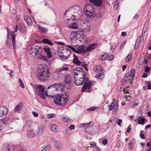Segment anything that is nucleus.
I'll return each instance as SVG.
<instances>
[{"label": "nucleus", "mask_w": 151, "mask_h": 151, "mask_svg": "<svg viewBox=\"0 0 151 151\" xmlns=\"http://www.w3.org/2000/svg\"><path fill=\"white\" fill-rule=\"evenodd\" d=\"M75 84L77 85H81L85 83L82 88V91H84L86 89L89 90L92 85L91 81H88V78H86V73L83 68H77L74 70Z\"/></svg>", "instance_id": "f257e3e1"}, {"label": "nucleus", "mask_w": 151, "mask_h": 151, "mask_svg": "<svg viewBox=\"0 0 151 151\" xmlns=\"http://www.w3.org/2000/svg\"><path fill=\"white\" fill-rule=\"evenodd\" d=\"M82 13V9L81 7L78 5H74L70 8L65 13L64 19L68 21L70 20H75L77 17L81 14Z\"/></svg>", "instance_id": "f03ea898"}, {"label": "nucleus", "mask_w": 151, "mask_h": 151, "mask_svg": "<svg viewBox=\"0 0 151 151\" xmlns=\"http://www.w3.org/2000/svg\"><path fill=\"white\" fill-rule=\"evenodd\" d=\"M50 68L45 64L38 65L36 71L38 79L41 81L47 80L50 76Z\"/></svg>", "instance_id": "7ed1b4c3"}, {"label": "nucleus", "mask_w": 151, "mask_h": 151, "mask_svg": "<svg viewBox=\"0 0 151 151\" xmlns=\"http://www.w3.org/2000/svg\"><path fill=\"white\" fill-rule=\"evenodd\" d=\"M42 49L40 46L37 45L33 46L29 51L30 55L34 54L35 55L37 56L38 58L43 60L47 61L48 60L47 57L42 54Z\"/></svg>", "instance_id": "20e7f679"}, {"label": "nucleus", "mask_w": 151, "mask_h": 151, "mask_svg": "<svg viewBox=\"0 0 151 151\" xmlns=\"http://www.w3.org/2000/svg\"><path fill=\"white\" fill-rule=\"evenodd\" d=\"M68 93L65 92L62 95H58L54 99V102L60 106H64L68 102L69 97Z\"/></svg>", "instance_id": "39448f33"}, {"label": "nucleus", "mask_w": 151, "mask_h": 151, "mask_svg": "<svg viewBox=\"0 0 151 151\" xmlns=\"http://www.w3.org/2000/svg\"><path fill=\"white\" fill-rule=\"evenodd\" d=\"M45 86L42 85H39L35 89V93L41 98L45 99V96L48 97V94L47 93V90L45 91L44 89Z\"/></svg>", "instance_id": "423d86ee"}, {"label": "nucleus", "mask_w": 151, "mask_h": 151, "mask_svg": "<svg viewBox=\"0 0 151 151\" xmlns=\"http://www.w3.org/2000/svg\"><path fill=\"white\" fill-rule=\"evenodd\" d=\"M84 12L85 14L89 17H95V10L91 5L88 4L86 5L84 8Z\"/></svg>", "instance_id": "0eeeda50"}, {"label": "nucleus", "mask_w": 151, "mask_h": 151, "mask_svg": "<svg viewBox=\"0 0 151 151\" xmlns=\"http://www.w3.org/2000/svg\"><path fill=\"white\" fill-rule=\"evenodd\" d=\"M72 78L69 75H67L64 77V83L67 89H70L72 87Z\"/></svg>", "instance_id": "6e6552de"}, {"label": "nucleus", "mask_w": 151, "mask_h": 151, "mask_svg": "<svg viewBox=\"0 0 151 151\" xmlns=\"http://www.w3.org/2000/svg\"><path fill=\"white\" fill-rule=\"evenodd\" d=\"M118 101L114 100L113 102L109 105V110H113L114 112H116L118 109Z\"/></svg>", "instance_id": "1a4fd4ad"}, {"label": "nucleus", "mask_w": 151, "mask_h": 151, "mask_svg": "<svg viewBox=\"0 0 151 151\" xmlns=\"http://www.w3.org/2000/svg\"><path fill=\"white\" fill-rule=\"evenodd\" d=\"M87 50L86 47L84 45H81L77 48L76 53L79 54H85L86 53Z\"/></svg>", "instance_id": "9d476101"}, {"label": "nucleus", "mask_w": 151, "mask_h": 151, "mask_svg": "<svg viewBox=\"0 0 151 151\" xmlns=\"http://www.w3.org/2000/svg\"><path fill=\"white\" fill-rule=\"evenodd\" d=\"M45 128V126L44 125H42L39 126L37 131V135L38 137L41 136L42 135Z\"/></svg>", "instance_id": "9b49d317"}, {"label": "nucleus", "mask_w": 151, "mask_h": 151, "mask_svg": "<svg viewBox=\"0 0 151 151\" xmlns=\"http://www.w3.org/2000/svg\"><path fill=\"white\" fill-rule=\"evenodd\" d=\"M50 128L53 132L57 133L59 132V129L58 126L55 124L51 123L50 124Z\"/></svg>", "instance_id": "f8f14e48"}, {"label": "nucleus", "mask_w": 151, "mask_h": 151, "mask_svg": "<svg viewBox=\"0 0 151 151\" xmlns=\"http://www.w3.org/2000/svg\"><path fill=\"white\" fill-rule=\"evenodd\" d=\"M90 2L93 3V4L96 6H101L103 3L102 0H88Z\"/></svg>", "instance_id": "ddd939ff"}, {"label": "nucleus", "mask_w": 151, "mask_h": 151, "mask_svg": "<svg viewBox=\"0 0 151 151\" xmlns=\"http://www.w3.org/2000/svg\"><path fill=\"white\" fill-rule=\"evenodd\" d=\"M44 50L47 54V58H51L52 56L50 52V48L48 47L47 46H45L44 47Z\"/></svg>", "instance_id": "4468645a"}, {"label": "nucleus", "mask_w": 151, "mask_h": 151, "mask_svg": "<svg viewBox=\"0 0 151 151\" xmlns=\"http://www.w3.org/2000/svg\"><path fill=\"white\" fill-rule=\"evenodd\" d=\"M52 141L55 144L57 149H60L62 147V144L59 141L55 139H53Z\"/></svg>", "instance_id": "2eb2a0df"}, {"label": "nucleus", "mask_w": 151, "mask_h": 151, "mask_svg": "<svg viewBox=\"0 0 151 151\" xmlns=\"http://www.w3.org/2000/svg\"><path fill=\"white\" fill-rule=\"evenodd\" d=\"M56 91H63L64 90L65 87L62 84L58 83H56Z\"/></svg>", "instance_id": "dca6fc26"}, {"label": "nucleus", "mask_w": 151, "mask_h": 151, "mask_svg": "<svg viewBox=\"0 0 151 151\" xmlns=\"http://www.w3.org/2000/svg\"><path fill=\"white\" fill-rule=\"evenodd\" d=\"M97 46V43H93L89 45L86 47L87 52L90 51L94 49Z\"/></svg>", "instance_id": "f3484780"}, {"label": "nucleus", "mask_w": 151, "mask_h": 151, "mask_svg": "<svg viewBox=\"0 0 151 151\" xmlns=\"http://www.w3.org/2000/svg\"><path fill=\"white\" fill-rule=\"evenodd\" d=\"M136 139L134 138L132 139L130 141L128 147L129 149L132 150L134 148V146L136 143Z\"/></svg>", "instance_id": "a211bd4d"}, {"label": "nucleus", "mask_w": 151, "mask_h": 151, "mask_svg": "<svg viewBox=\"0 0 151 151\" xmlns=\"http://www.w3.org/2000/svg\"><path fill=\"white\" fill-rule=\"evenodd\" d=\"M80 35V32L78 31H75L72 32L70 35V37H72L74 38L78 37Z\"/></svg>", "instance_id": "6ab92c4d"}, {"label": "nucleus", "mask_w": 151, "mask_h": 151, "mask_svg": "<svg viewBox=\"0 0 151 151\" xmlns=\"http://www.w3.org/2000/svg\"><path fill=\"white\" fill-rule=\"evenodd\" d=\"M56 83H55L48 86L47 90V92H52L54 91H56Z\"/></svg>", "instance_id": "aec40b11"}, {"label": "nucleus", "mask_w": 151, "mask_h": 151, "mask_svg": "<svg viewBox=\"0 0 151 151\" xmlns=\"http://www.w3.org/2000/svg\"><path fill=\"white\" fill-rule=\"evenodd\" d=\"M24 106V104L21 102H20L18 103L14 108V111H19L22 109Z\"/></svg>", "instance_id": "412c9836"}, {"label": "nucleus", "mask_w": 151, "mask_h": 151, "mask_svg": "<svg viewBox=\"0 0 151 151\" xmlns=\"http://www.w3.org/2000/svg\"><path fill=\"white\" fill-rule=\"evenodd\" d=\"M130 73H129V81L131 83L133 80L135 73V71L134 70L132 69L130 71Z\"/></svg>", "instance_id": "4be33fe9"}, {"label": "nucleus", "mask_w": 151, "mask_h": 151, "mask_svg": "<svg viewBox=\"0 0 151 151\" xmlns=\"http://www.w3.org/2000/svg\"><path fill=\"white\" fill-rule=\"evenodd\" d=\"M8 109L4 106H0V113H8Z\"/></svg>", "instance_id": "5701e85b"}, {"label": "nucleus", "mask_w": 151, "mask_h": 151, "mask_svg": "<svg viewBox=\"0 0 151 151\" xmlns=\"http://www.w3.org/2000/svg\"><path fill=\"white\" fill-rule=\"evenodd\" d=\"M38 28L40 31L41 33H45L47 32V28L42 27L39 25L38 26Z\"/></svg>", "instance_id": "b1692460"}, {"label": "nucleus", "mask_w": 151, "mask_h": 151, "mask_svg": "<svg viewBox=\"0 0 151 151\" xmlns=\"http://www.w3.org/2000/svg\"><path fill=\"white\" fill-rule=\"evenodd\" d=\"M24 19L27 24L31 25L32 24V22L30 18L28 16H26L24 17Z\"/></svg>", "instance_id": "393cba45"}, {"label": "nucleus", "mask_w": 151, "mask_h": 151, "mask_svg": "<svg viewBox=\"0 0 151 151\" xmlns=\"http://www.w3.org/2000/svg\"><path fill=\"white\" fill-rule=\"evenodd\" d=\"M93 70L95 72L98 73L101 71L102 69L100 65H98L95 66Z\"/></svg>", "instance_id": "a878e982"}, {"label": "nucleus", "mask_w": 151, "mask_h": 151, "mask_svg": "<svg viewBox=\"0 0 151 151\" xmlns=\"http://www.w3.org/2000/svg\"><path fill=\"white\" fill-rule=\"evenodd\" d=\"M27 135L28 137L32 138L35 136V134L34 131L31 130L28 132Z\"/></svg>", "instance_id": "bb28decb"}, {"label": "nucleus", "mask_w": 151, "mask_h": 151, "mask_svg": "<svg viewBox=\"0 0 151 151\" xmlns=\"http://www.w3.org/2000/svg\"><path fill=\"white\" fill-rule=\"evenodd\" d=\"M42 42L45 44H47L50 46H52L53 45V44L51 41L47 39H43L42 40Z\"/></svg>", "instance_id": "cd10ccee"}, {"label": "nucleus", "mask_w": 151, "mask_h": 151, "mask_svg": "<svg viewBox=\"0 0 151 151\" xmlns=\"http://www.w3.org/2000/svg\"><path fill=\"white\" fill-rule=\"evenodd\" d=\"M74 58L73 60V61L74 63L77 64L78 65H80L81 64L82 62L78 60L77 56L74 54Z\"/></svg>", "instance_id": "c85d7f7f"}, {"label": "nucleus", "mask_w": 151, "mask_h": 151, "mask_svg": "<svg viewBox=\"0 0 151 151\" xmlns=\"http://www.w3.org/2000/svg\"><path fill=\"white\" fill-rule=\"evenodd\" d=\"M69 27L72 29H76L78 28V26L77 23L75 22H74L70 25H69Z\"/></svg>", "instance_id": "c756f323"}, {"label": "nucleus", "mask_w": 151, "mask_h": 151, "mask_svg": "<svg viewBox=\"0 0 151 151\" xmlns=\"http://www.w3.org/2000/svg\"><path fill=\"white\" fill-rule=\"evenodd\" d=\"M109 55L108 54L105 53L100 57L99 59L101 60H104L109 57Z\"/></svg>", "instance_id": "7c9ffc66"}, {"label": "nucleus", "mask_w": 151, "mask_h": 151, "mask_svg": "<svg viewBox=\"0 0 151 151\" xmlns=\"http://www.w3.org/2000/svg\"><path fill=\"white\" fill-rule=\"evenodd\" d=\"M95 77L97 79H102L104 78V76L103 73H100L96 75L95 76Z\"/></svg>", "instance_id": "2f4dec72"}, {"label": "nucleus", "mask_w": 151, "mask_h": 151, "mask_svg": "<svg viewBox=\"0 0 151 151\" xmlns=\"http://www.w3.org/2000/svg\"><path fill=\"white\" fill-rule=\"evenodd\" d=\"M12 44L14 48L16 49V45L15 40V36L14 35L12 34Z\"/></svg>", "instance_id": "473e14b6"}, {"label": "nucleus", "mask_w": 151, "mask_h": 151, "mask_svg": "<svg viewBox=\"0 0 151 151\" xmlns=\"http://www.w3.org/2000/svg\"><path fill=\"white\" fill-rule=\"evenodd\" d=\"M66 52L67 53L69 54H68V55L67 56H65L64 55L60 56V57L64 59H66L68 58V56L70 55L71 54V52L70 50H66Z\"/></svg>", "instance_id": "72a5a7b5"}, {"label": "nucleus", "mask_w": 151, "mask_h": 151, "mask_svg": "<svg viewBox=\"0 0 151 151\" xmlns=\"http://www.w3.org/2000/svg\"><path fill=\"white\" fill-rule=\"evenodd\" d=\"M42 148L40 151H49L50 149V146L48 145H45L42 147Z\"/></svg>", "instance_id": "f704fd0d"}, {"label": "nucleus", "mask_w": 151, "mask_h": 151, "mask_svg": "<svg viewBox=\"0 0 151 151\" xmlns=\"http://www.w3.org/2000/svg\"><path fill=\"white\" fill-rule=\"evenodd\" d=\"M145 119L143 118H140L138 120V123L139 124L143 125L145 122Z\"/></svg>", "instance_id": "c9c22d12"}, {"label": "nucleus", "mask_w": 151, "mask_h": 151, "mask_svg": "<svg viewBox=\"0 0 151 151\" xmlns=\"http://www.w3.org/2000/svg\"><path fill=\"white\" fill-rule=\"evenodd\" d=\"M61 71L59 68L55 70V75L58 77H60L61 76Z\"/></svg>", "instance_id": "e433bc0d"}, {"label": "nucleus", "mask_w": 151, "mask_h": 151, "mask_svg": "<svg viewBox=\"0 0 151 151\" xmlns=\"http://www.w3.org/2000/svg\"><path fill=\"white\" fill-rule=\"evenodd\" d=\"M114 119L115 120H117V124L119 126H121V123L122 122V120L121 119H118V118L117 117H115L114 118Z\"/></svg>", "instance_id": "4c0bfd02"}, {"label": "nucleus", "mask_w": 151, "mask_h": 151, "mask_svg": "<svg viewBox=\"0 0 151 151\" xmlns=\"http://www.w3.org/2000/svg\"><path fill=\"white\" fill-rule=\"evenodd\" d=\"M132 55L131 54H129L126 58V61L127 62L129 61L132 58Z\"/></svg>", "instance_id": "58836bf2"}, {"label": "nucleus", "mask_w": 151, "mask_h": 151, "mask_svg": "<svg viewBox=\"0 0 151 151\" xmlns=\"http://www.w3.org/2000/svg\"><path fill=\"white\" fill-rule=\"evenodd\" d=\"M61 72L63 71H66L69 70V69L68 67H62V68H59Z\"/></svg>", "instance_id": "ea45409f"}, {"label": "nucleus", "mask_w": 151, "mask_h": 151, "mask_svg": "<svg viewBox=\"0 0 151 151\" xmlns=\"http://www.w3.org/2000/svg\"><path fill=\"white\" fill-rule=\"evenodd\" d=\"M140 42V41L139 39V38H138L135 44V47H134V49H135L136 50L137 49V47L139 44Z\"/></svg>", "instance_id": "a19ab883"}, {"label": "nucleus", "mask_w": 151, "mask_h": 151, "mask_svg": "<svg viewBox=\"0 0 151 151\" xmlns=\"http://www.w3.org/2000/svg\"><path fill=\"white\" fill-rule=\"evenodd\" d=\"M63 120L65 122H69L70 121V119L68 117H63L62 118Z\"/></svg>", "instance_id": "79ce46f5"}, {"label": "nucleus", "mask_w": 151, "mask_h": 151, "mask_svg": "<svg viewBox=\"0 0 151 151\" xmlns=\"http://www.w3.org/2000/svg\"><path fill=\"white\" fill-rule=\"evenodd\" d=\"M19 85L22 88H24V84L22 81V80L20 79H19Z\"/></svg>", "instance_id": "37998d69"}, {"label": "nucleus", "mask_w": 151, "mask_h": 151, "mask_svg": "<svg viewBox=\"0 0 151 151\" xmlns=\"http://www.w3.org/2000/svg\"><path fill=\"white\" fill-rule=\"evenodd\" d=\"M97 107L96 106L91 107L88 109H87L86 110L90 111H93Z\"/></svg>", "instance_id": "c03bdc74"}, {"label": "nucleus", "mask_w": 151, "mask_h": 151, "mask_svg": "<svg viewBox=\"0 0 151 151\" xmlns=\"http://www.w3.org/2000/svg\"><path fill=\"white\" fill-rule=\"evenodd\" d=\"M54 114H48L47 115V118L49 119H51L54 117Z\"/></svg>", "instance_id": "a18cd8bd"}, {"label": "nucleus", "mask_w": 151, "mask_h": 151, "mask_svg": "<svg viewBox=\"0 0 151 151\" xmlns=\"http://www.w3.org/2000/svg\"><path fill=\"white\" fill-rule=\"evenodd\" d=\"M19 30L21 32H25V28L24 27V26L23 25H22V27H21L19 29Z\"/></svg>", "instance_id": "49530a36"}, {"label": "nucleus", "mask_w": 151, "mask_h": 151, "mask_svg": "<svg viewBox=\"0 0 151 151\" xmlns=\"http://www.w3.org/2000/svg\"><path fill=\"white\" fill-rule=\"evenodd\" d=\"M67 47L70 48L71 50L76 53L77 50L73 47L69 45H68Z\"/></svg>", "instance_id": "de8ad7c7"}, {"label": "nucleus", "mask_w": 151, "mask_h": 151, "mask_svg": "<svg viewBox=\"0 0 151 151\" xmlns=\"http://www.w3.org/2000/svg\"><path fill=\"white\" fill-rule=\"evenodd\" d=\"M90 145L91 146V148H94L96 146V144L95 142H90Z\"/></svg>", "instance_id": "09e8293b"}, {"label": "nucleus", "mask_w": 151, "mask_h": 151, "mask_svg": "<svg viewBox=\"0 0 151 151\" xmlns=\"http://www.w3.org/2000/svg\"><path fill=\"white\" fill-rule=\"evenodd\" d=\"M143 131H141L140 132V134L139 135L140 137L142 139H144L145 138V136L144 134L143 133Z\"/></svg>", "instance_id": "8fccbe9b"}, {"label": "nucleus", "mask_w": 151, "mask_h": 151, "mask_svg": "<svg viewBox=\"0 0 151 151\" xmlns=\"http://www.w3.org/2000/svg\"><path fill=\"white\" fill-rule=\"evenodd\" d=\"M90 30V26H87L86 28L83 29V31L85 32H89Z\"/></svg>", "instance_id": "3c124183"}, {"label": "nucleus", "mask_w": 151, "mask_h": 151, "mask_svg": "<svg viewBox=\"0 0 151 151\" xmlns=\"http://www.w3.org/2000/svg\"><path fill=\"white\" fill-rule=\"evenodd\" d=\"M150 68L148 66H146L145 67V71L146 73H148L150 70Z\"/></svg>", "instance_id": "603ef678"}, {"label": "nucleus", "mask_w": 151, "mask_h": 151, "mask_svg": "<svg viewBox=\"0 0 151 151\" xmlns=\"http://www.w3.org/2000/svg\"><path fill=\"white\" fill-rule=\"evenodd\" d=\"M26 124L27 126L30 127L32 124V122L30 120H28L27 121Z\"/></svg>", "instance_id": "864d4df0"}, {"label": "nucleus", "mask_w": 151, "mask_h": 151, "mask_svg": "<svg viewBox=\"0 0 151 151\" xmlns=\"http://www.w3.org/2000/svg\"><path fill=\"white\" fill-rule=\"evenodd\" d=\"M114 6H115L116 8H117L119 6L118 2V1H115L114 3Z\"/></svg>", "instance_id": "5fc2aeb1"}, {"label": "nucleus", "mask_w": 151, "mask_h": 151, "mask_svg": "<svg viewBox=\"0 0 151 151\" xmlns=\"http://www.w3.org/2000/svg\"><path fill=\"white\" fill-rule=\"evenodd\" d=\"M68 128L70 130H72L73 129H74L75 128V126L73 124H72L70 125L69 127Z\"/></svg>", "instance_id": "6e6d98bb"}, {"label": "nucleus", "mask_w": 151, "mask_h": 151, "mask_svg": "<svg viewBox=\"0 0 151 151\" xmlns=\"http://www.w3.org/2000/svg\"><path fill=\"white\" fill-rule=\"evenodd\" d=\"M102 144L104 145H106L107 144V141L106 139H104L102 141Z\"/></svg>", "instance_id": "4d7b16f0"}, {"label": "nucleus", "mask_w": 151, "mask_h": 151, "mask_svg": "<svg viewBox=\"0 0 151 151\" xmlns=\"http://www.w3.org/2000/svg\"><path fill=\"white\" fill-rule=\"evenodd\" d=\"M81 65L84 67L85 69H86V70L87 71H88V69L87 67V65L86 64H82V63H81Z\"/></svg>", "instance_id": "13d9d810"}, {"label": "nucleus", "mask_w": 151, "mask_h": 151, "mask_svg": "<svg viewBox=\"0 0 151 151\" xmlns=\"http://www.w3.org/2000/svg\"><path fill=\"white\" fill-rule=\"evenodd\" d=\"M9 75L10 76L11 78H12L13 77V76H14V73H13V71L12 70L11 71V72L9 73Z\"/></svg>", "instance_id": "bf43d9fd"}, {"label": "nucleus", "mask_w": 151, "mask_h": 151, "mask_svg": "<svg viewBox=\"0 0 151 151\" xmlns=\"http://www.w3.org/2000/svg\"><path fill=\"white\" fill-rule=\"evenodd\" d=\"M148 89H151V83L150 82H148L147 84Z\"/></svg>", "instance_id": "052dcab7"}, {"label": "nucleus", "mask_w": 151, "mask_h": 151, "mask_svg": "<svg viewBox=\"0 0 151 151\" xmlns=\"http://www.w3.org/2000/svg\"><path fill=\"white\" fill-rule=\"evenodd\" d=\"M114 56L113 55H111L109 56V60H112L114 58Z\"/></svg>", "instance_id": "680f3d73"}, {"label": "nucleus", "mask_w": 151, "mask_h": 151, "mask_svg": "<svg viewBox=\"0 0 151 151\" xmlns=\"http://www.w3.org/2000/svg\"><path fill=\"white\" fill-rule=\"evenodd\" d=\"M91 122H89L88 123H86V124H81L83 125V126H89L91 124Z\"/></svg>", "instance_id": "e2e57ef3"}, {"label": "nucleus", "mask_w": 151, "mask_h": 151, "mask_svg": "<svg viewBox=\"0 0 151 151\" xmlns=\"http://www.w3.org/2000/svg\"><path fill=\"white\" fill-rule=\"evenodd\" d=\"M131 129V127L130 126H129L127 128V132L129 133L130 132V131Z\"/></svg>", "instance_id": "0e129e2a"}, {"label": "nucleus", "mask_w": 151, "mask_h": 151, "mask_svg": "<svg viewBox=\"0 0 151 151\" xmlns=\"http://www.w3.org/2000/svg\"><path fill=\"white\" fill-rule=\"evenodd\" d=\"M149 128H151V125L150 124L146 126L145 127V129H147Z\"/></svg>", "instance_id": "69168bd1"}, {"label": "nucleus", "mask_w": 151, "mask_h": 151, "mask_svg": "<svg viewBox=\"0 0 151 151\" xmlns=\"http://www.w3.org/2000/svg\"><path fill=\"white\" fill-rule=\"evenodd\" d=\"M147 76H148L147 74L146 73H145L142 76V77H143V78H146L147 77Z\"/></svg>", "instance_id": "338daca9"}, {"label": "nucleus", "mask_w": 151, "mask_h": 151, "mask_svg": "<svg viewBox=\"0 0 151 151\" xmlns=\"http://www.w3.org/2000/svg\"><path fill=\"white\" fill-rule=\"evenodd\" d=\"M127 34V33L125 32H122L121 35L122 36L124 37Z\"/></svg>", "instance_id": "774afa93"}]
</instances>
